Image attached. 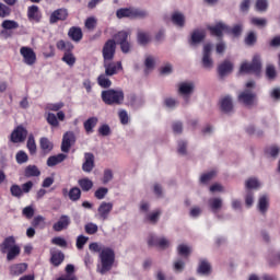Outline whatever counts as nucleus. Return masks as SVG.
Returning <instances> with one entry per match:
<instances>
[{"label":"nucleus","instance_id":"obj_18","mask_svg":"<svg viewBox=\"0 0 280 280\" xmlns=\"http://www.w3.org/2000/svg\"><path fill=\"white\" fill-rule=\"evenodd\" d=\"M219 78H225L229 73H233V62L230 60H224L218 66Z\"/></svg>","mask_w":280,"mask_h":280},{"label":"nucleus","instance_id":"obj_62","mask_svg":"<svg viewBox=\"0 0 280 280\" xmlns=\"http://www.w3.org/2000/svg\"><path fill=\"white\" fill-rule=\"evenodd\" d=\"M51 244H55V246H59L60 248H67V240L60 236L54 237Z\"/></svg>","mask_w":280,"mask_h":280},{"label":"nucleus","instance_id":"obj_39","mask_svg":"<svg viewBox=\"0 0 280 280\" xmlns=\"http://www.w3.org/2000/svg\"><path fill=\"white\" fill-rule=\"evenodd\" d=\"M65 261V254L62 252H54L51 254V264L54 266H60Z\"/></svg>","mask_w":280,"mask_h":280},{"label":"nucleus","instance_id":"obj_21","mask_svg":"<svg viewBox=\"0 0 280 280\" xmlns=\"http://www.w3.org/2000/svg\"><path fill=\"white\" fill-rule=\"evenodd\" d=\"M100 121V119L95 116L88 118L84 122H83V128L86 132V135H93L94 132V128L95 126H97V122Z\"/></svg>","mask_w":280,"mask_h":280},{"label":"nucleus","instance_id":"obj_13","mask_svg":"<svg viewBox=\"0 0 280 280\" xmlns=\"http://www.w3.org/2000/svg\"><path fill=\"white\" fill-rule=\"evenodd\" d=\"M27 139V129L23 126H19L12 133H11V141L13 143H23Z\"/></svg>","mask_w":280,"mask_h":280},{"label":"nucleus","instance_id":"obj_60","mask_svg":"<svg viewBox=\"0 0 280 280\" xmlns=\"http://www.w3.org/2000/svg\"><path fill=\"white\" fill-rule=\"evenodd\" d=\"M256 10L258 12H266L268 10V0H256Z\"/></svg>","mask_w":280,"mask_h":280},{"label":"nucleus","instance_id":"obj_53","mask_svg":"<svg viewBox=\"0 0 280 280\" xmlns=\"http://www.w3.org/2000/svg\"><path fill=\"white\" fill-rule=\"evenodd\" d=\"M27 149L31 154H36V140H34V135L28 136Z\"/></svg>","mask_w":280,"mask_h":280},{"label":"nucleus","instance_id":"obj_49","mask_svg":"<svg viewBox=\"0 0 280 280\" xmlns=\"http://www.w3.org/2000/svg\"><path fill=\"white\" fill-rule=\"evenodd\" d=\"M106 196H108V188L106 187H100L94 192V197L96 198V200H104Z\"/></svg>","mask_w":280,"mask_h":280},{"label":"nucleus","instance_id":"obj_43","mask_svg":"<svg viewBox=\"0 0 280 280\" xmlns=\"http://www.w3.org/2000/svg\"><path fill=\"white\" fill-rule=\"evenodd\" d=\"M65 108V103L63 102H58V103H48L46 105V110H52L54 113H59Z\"/></svg>","mask_w":280,"mask_h":280},{"label":"nucleus","instance_id":"obj_22","mask_svg":"<svg viewBox=\"0 0 280 280\" xmlns=\"http://www.w3.org/2000/svg\"><path fill=\"white\" fill-rule=\"evenodd\" d=\"M67 159V154L59 153L57 155H51L47 160V166L48 167H56V165H59V163H62Z\"/></svg>","mask_w":280,"mask_h":280},{"label":"nucleus","instance_id":"obj_40","mask_svg":"<svg viewBox=\"0 0 280 280\" xmlns=\"http://www.w3.org/2000/svg\"><path fill=\"white\" fill-rule=\"evenodd\" d=\"M57 49H60V51H65V54H67L73 49V44H71V42H65L61 39L57 42Z\"/></svg>","mask_w":280,"mask_h":280},{"label":"nucleus","instance_id":"obj_31","mask_svg":"<svg viewBox=\"0 0 280 280\" xmlns=\"http://www.w3.org/2000/svg\"><path fill=\"white\" fill-rule=\"evenodd\" d=\"M198 275H210L211 273V264L207 259H201L199 267L197 269Z\"/></svg>","mask_w":280,"mask_h":280},{"label":"nucleus","instance_id":"obj_10","mask_svg":"<svg viewBox=\"0 0 280 280\" xmlns=\"http://www.w3.org/2000/svg\"><path fill=\"white\" fill-rule=\"evenodd\" d=\"M201 65L205 69H213V59L211 58V44H206L203 46Z\"/></svg>","mask_w":280,"mask_h":280},{"label":"nucleus","instance_id":"obj_19","mask_svg":"<svg viewBox=\"0 0 280 280\" xmlns=\"http://www.w3.org/2000/svg\"><path fill=\"white\" fill-rule=\"evenodd\" d=\"M205 38H207L205 30H195L190 37V45H199V43H202Z\"/></svg>","mask_w":280,"mask_h":280},{"label":"nucleus","instance_id":"obj_58","mask_svg":"<svg viewBox=\"0 0 280 280\" xmlns=\"http://www.w3.org/2000/svg\"><path fill=\"white\" fill-rule=\"evenodd\" d=\"M154 65H155L154 57L148 56L144 60L145 73H148V71L154 69Z\"/></svg>","mask_w":280,"mask_h":280},{"label":"nucleus","instance_id":"obj_6","mask_svg":"<svg viewBox=\"0 0 280 280\" xmlns=\"http://www.w3.org/2000/svg\"><path fill=\"white\" fill-rule=\"evenodd\" d=\"M116 16L117 19H139L141 10L135 7L120 8L116 11Z\"/></svg>","mask_w":280,"mask_h":280},{"label":"nucleus","instance_id":"obj_38","mask_svg":"<svg viewBox=\"0 0 280 280\" xmlns=\"http://www.w3.org/2000/svg\"><path fill=\"white\" fill-rule=\"evenodd\" d=\"M19 255H21V247L19 245L7 250L8 261H13V259H16V257H19Z\"/></svg>","mask_w":280,"mask_h":280},{"label":"nucleus","instance_id":"obj_48","mask_svg":"<svg viewBox=\"0 0 280 280\" xmlns=\"http://www.w3.org/2000/svg\"><path fill=\"white\" fill-rule=\"evenodd\" d=\"M62 62H66L68 67H73V65H75V56H73V54H71L70 51L65 52L62 57Z\"/></svg>","mask_w":280,"mask_h":280},{"label":"nucleus","instance_id":"obj_50","mask_svg":"<svg viewBox=\"0 0 280 280\" xmlns=\"http://www.w3.org/2000/svg\"><path fill=\"white\" fill-rule=\"evenodd\" d=\"M10 191H11V196H13V198H23V190H22L21 186L14 184L11 186Z\"/></svg>","mask_w":280,"mask_h":280},{"label":"nucleus","instance_id":"obj_29","mask_svg":"<svg viewBox=\"0 0 280 280\" xmlns=\"http://www.w3.org/2000/svg\"><path fill=\"white\" fill-rule=\"evenodd\" d=\"M268 207H270V202L268 201V196L262 195L258 200V210L266 215L268 212Z\"/></svg>","mask_w":280,"mask_h":280},{"label":"nucleus","instance_id":"obj_30","mask_svg":"<svg viewBox=\"0 0 280 280\" xmlns=\"http://www.w3.org/2000/svg\"><path fill=\"white\" fill-rule=\"evenodd\" d=\"M161 209L154 210L151 213H148L144 218V222H149V224H156L159 222V218H161Z\"/></svg>","mask_w":280,"mask_h":280},{"label":"nucleus","instance_id":"obj_41","mask_svg":"<svg viewBox=\"0 0 280 280\" xmlns=\"http://www.w3.org/2000/svg\"><path fill=\"white\" fill-rule=\"evenodd\" d=\"M68 196H69L70 200H72V202H77V200H80V198L82 196V190H80V188H78V187H73L68 192Z\"/></svg>","mask_w":280,"mask_h":280},{"label":"nucleus","instance_id":"obj_47","mask_svg":"<svg viewBox=\"0 0 280 280\" xmlns=\"http://www.w3.org/2000/svg\"><path fill=\"white\" fill-rule=\"evenodd\" d=\"M39 143L44 152H51V150H54V143H51L47 138H42Z\"/></svg>","mask_w":280,"mask_h":280},{"label":"nucleus","instance_id":"obj_45","mask_svg":"<svg viewBox=\"0 0 280 280\" xmlns=\"http://www.w3.org/2000/svg\"><path fill=\"white\" fill-rule=\"evenodd\" d=\"M47 124L49 126H52V128H58L60 126V122L58 121V117L54 113H48L46 116Z\"/></svg>","mask_w":280,"mask_h":280},{"label":"nucleus","instance_id":"obj_52","mask_svg":"<svg viewBox=\"0 0 280 280\" xmlns=\"http://www.w3.org/2000/svg\"><path fill=\"white\" fill-rule=\"evenodd\" d=\"M84 229H85V233H88V235H95V233H97V231L100 230L97 224H95L93 222L85 224Z\"/></svg>","mask_w":280,"mask_h":280},{"label":"nucleus","instance_id":"obj_8","mask_svg":"<svg viewBox=\"0 0 280 280\" xmlns=\"http://www.w3.org/2000/svg\"><path fill=\"white\" fill-rule=\"evenodd\" d=\"M103 67L105 69V75L109 77L117 75L119 71H124V66L121 65V61H103Z\"/></svg>","mask_w":280,"mask_h":280},{"label":"nucleus","instance_id":"obj_20","mask_svg":"<svg viewBox=\"0 0 280 280\" xmlns=\"http://www.w3.org/2000/svg\"><path fill=\"white\" fill-rule=\"evenodd\" d=\"M16 240H14V236H9L4 238L3 243L0 245L1 253L5 254L8 250H11L12 248L16 247Z\"/></svg>","mask_w":280,"mask_h":280},{"label":"nucleus","instance_id":"obj_33","mask_svg":"<svg viewBox=\"0 0 280 280\" xmlns=\"http://www.w3.org/2000/svg\"><path fill=\"white\" fill-rule=\"evenodd\" d=\"M244 31V26L242 24H235L233 27L228 26L226 34H231L234 38H240L242 36V32Z\"/></svg>","mask_w":280,"mask_h":280},{"label":"nucleus","instance_id":"obj_23","mask_svg":"<svg viewBox=\"0 0 280 280\" xmlns=\"http://www.w3.org/2000/svg\"><path fill=\"white\" fill-rule=\"evenodd\" d=\"M68 36L71 40H74V43H80L82 40V28L78 26L70 27Z\"/></svg>","mask_w":280,"mask_h":280},{"label":"nucleus","instance_id":"obj_42","mask_svg":"<svg viewBox=\"0 0 280 280\" xmlns=\"http://www.w3.org/2000/svg\"><path fill=\"white\" fill-rule=\"evenodd\" d=\"M266 78L270 81L277 80V68L273 65L266 67Z\"/></svg>","mask_w":280,"mask_h":280},{"label":"nucleus","instance_id":"obj_1","mask_svg":"<svg viewBox=\"0 0 280 280\" xmlns=\"http://www.w3.org/2000/svg\"><path fill=\"white\" fill-rule=\"evenodd\" d=\"M100 259L102 266L100 272L101 275H106L115 264V252L109 247L103 248L100 253Z\"/></svg>","mask_w":280,"mask_h":280},{"label":"nucleus","instance_id":"obj_57","mask_svg":"<svg viewBox=\"0 0 280 280\" xmlns=\"http://www.w3.org/2000/svg\"><path fill=\"white\" fill-rule=\"evenodd\" d=\"M113 180V171L110 168H107L104 171L102 183L103 185H108Z\"/></svg>","mask_w":280,"mask_h":280},{"label":"nucleus","instance_id":"obj_36","mask_svg":"<svg viewBox=\"0 0 280 280\" xmlns=\"http://www.w3.org/2000/svg\"><path fill=\"white\" fill-rule=\"evenodd\" d=\"M177 254L179 257H184V259H188L189 255H191V248L185 244H180L177 247Z\"/></svg>","mask_w":280,"mask_h":280},{"label":"nucleus","instance_id":"obj_5","mask_svg":"<svg viewBox=\"0 0 280 280\" xmlns=\"http://www.w3.org/2000/svg\"><path fill=\"white\" fill-rule=\"evenodd\" d=\"M20 55L22 56V62L27 67H34L36 65V52L33 48L23 46L20 48Z\"/></svg>","mask_w":280,"mask_h":280},{"label":"nucleus","instance_id":"obj_59","mask_svg":"<svg viewBox=\"0 0 280 280\" xmlns=\"http://www.w3.org/2000/svg\"><path fill=\"white\" fill-rule=\"evenodd\" d=\"M115 39L118 45L126 43L128 42V33L126 31L119 32L116 34Z\"/></svg>","mask_w":280,"mask_h":280},{"label":"nucleus","instance_id":"obj_56","mask_svg":"<svg viewBox=\"0 0 280 280\" xmlns=\"http://www.w3.org/2000/svg\"><path fill=\"white\" fill-rule=\"evenodd\" d=\"M12 10L10 9V7L0 2V18L5 19L7 16H10Z\"/></svg>","mask_w":280,"mask_h":280},{"label":"nucleus","instance_id":"obj_63","mask_svg":"<svg viewBox=\"0 0 280 280\" xmlns=\"http://www.w3.org/2000/svg\"><path fill=\"white\" fill-rule=\"evenodd\" d=\"M246 189H257L259 187V182L257 178H249L245 183Z\"/></svg>","mask_w":280,"mask_h":280},{"label":"nucleus","instance_id":"obj_4","mask_svg":"<svg viewBox=\"0 0 280 280\" xmlns=\"http://www.w3.org/2000/svg\"><path fill=\"white\" fill-rule=\"evenodd\" d=\"M237 101L244 106H255L257 104V93L252 90H244L238 94Z\"/></svg>","mask_w":280,"mask_h":280},{"label":"nucleus","instance_id":"obj_12","mask_svg":"<svg viewBox=\"0 0 280 280\" xmlns=\"http://www.w3.org/2000/svg\"><path fill=\"white\" fill-rule=\"evenodd\" d=\"M73 143H75V133L73 131H67L62 137L61 151L69 152Z\"/></svg>","mask_w":280,"mask_h":280},{"label":"nucleus","instance_id":"obj_15","mask_svg":"<svg viewBox=\"0 0 280 280\" xmlns=\"http://www.w3.org/2000/svg\"><path fill=\"white\" fill-rule=\"evenodd\" d=\"M149 246H156L158 248L165 249L170 246V241L165 237H158L154 235L149 236L148 238Z\"/></svg>","mask_w":280,"mask_h":280},{"label":"nucleus","instance_id":"obj_54","mask_svg":"<svg viewBox=\"0 0 280 280\" xmlns=\"http://www.w3.org/2000/svg\"><path fill=\"white\" fill-rule=\"evenodd\" d=\"M215 174H217L215 171H210L208 173H205L200 177V183L207 184L209 183V180H213V178H215Z\"/></svg>","mask_w":280,"mask_h":280},{"label":"nucleus","instance_id":"obj_25","mask_svg":"<svg viewBox=\"0 0 280 280\" xmlns=\"http://www.w3.org/2000/svg\"><path fill=\"white\" fill-rule=\"evenodd\" d=\"M25 270H27V264L25 262L12 265L10 267V275H12L13 277H19L23 275Z\"/></svg>","mask_w":280,"mask_h":280},{"label":"nucleus","instance_id":"obj_7","mask_svg":"<svg viewBox=\"0 0 280 280\" xmlns=\"http://www.w3.org/2000/svg\"><path fill=\"white\" fill-rule=\"evenodd\" d=\"M113 202L110 201H102L97 208V218L102 222H106L108 218H110V213L113 212Z\"/></svg>","mask_w":280,"mask_h":280},{"label":"nucleus","instance_id":"obj_17","mask_svg":"<svg viewBox=\"0 0 280 280\" xmlns=\"http://www.w3.org/2000/svg\"><path fill=\"white\" fill-rule=\"evenodd\" d=\"M94 167H95V155H93V153H85L84 162L82 164L83 172L91 174Z\"/></svg>","mask_w":280,"mask_h":280},{"label":"nucleus","instance_id":"obj_27","mask_svg":"<svg viewBox=\"0 0 280 280\" xmlns=\"http://www.w3.org/2000/svg\"><path fill=\"white\" fill-rule=\"evenodd\" d=\"M171 21L173 25H176V27H185V15L180 12H174Z\"/></svg>","mask_w":280,"mask_h":280},{"label":"nucleus","instance_id":"obj_51","mask_svg":"<svg viewBox=\"0 0 280 280\" xmlns=\"http://www.w3.org/2000/svg\"><path fill=\"white\" fill-rule=\"evenodd\" d=\"M209 206L212 209V211H218V209H222V199L212 198L209 200Z\"/></svg>","mask_w":280,"mask_h":280},{"label":"nucleus","instance_id":"obj_35","mask_svg":"<svg viewBox=\"0 0 280 280\" xmlns=\"http://www.w3.org/2000/svg\"><path fill=\"white\" fill-rule=\"evenodd\" d=\"M108 78H110V75H106V73L105 74H101L97 78L98 86H101L102 89H110L113 82Z\"/></svg>","mask_w":280,"mask_h":280},{"label":"nucleus","instance_id":"obj_37","mask_svg":"<svg viewBox=\"0 0 280 280\" xmlns=\"http://www.w3.org/2000/svg\"><path fill=\"white\" fill-rule=\"evenodd\" d=\"M79 186L82 191H91L93 189V180L89 179V177L79 179Z\"/></svg>","mask_w":280,"mask_h":280},{"label":"nucleus","instance_id":"obj_14","mask_svg":"<svg viewBox=\"0 0 280 280\" xmlns=\"http://www.w3.org/2000/svg\"><path fill=\"white\" fill-rule=\"evenodd\" d=\"M71 224V218L67 214H62L59 220L54 223L52 229L57 233H60V231H66V229H69V225Z\"/></svg>","mask_w":280,"mask_h":280},{"label":"nucleus","instance_id":"obj_2","mask_svg":"<svg viewBox=\"0 0 280 280\" xmlns=\"http://www.w3.org/2000/svg\"><path fill=\"white\" fill-rule=\"evenodd\" d=\"M101 97L104 104L113 106V104H124V91L121 90H105L102 92Z\"/></svg>","mask_w":280,"mask_h":280},{"label":"nucleus","instance_id":"obj_55","mask_svg":"<svg viewBox=\"0 0 280 280\" xmlns=\"http://www.w3.org/2000/svg\"><path fill=\"white\" fill-rule=\"evenodd\" d=\"M85 27L86 30H90L91 32H93V30H95V27H97V19L91 16L85 20Z\"/></svg>","mask_w":280,"mask_h":280},{"label":"nucleus","instance_id":"obj_24","mask_svg":"<svg viewBox=\"0 0 280 280\" xmlns=\"http://www.w3.org/2000/svg\"><path fill=\"white\" fill-rule=\"evenodd\" d=\"M27 16H28V20L35 21L36 23H38L42 19L40 11L38 10V7L37 5L28 7Z\"/></svg>","mask_w":280,"mask_h":280},{"label":"nucleus","instance_id":"obj_3","mask_svg":"<svg viewBox=\"0 0 280 280\" xmlns=\"http://www.w3.org/2000/svg\"><path fill=\"white\" fill-rule=\"evenodd\" d=\"M240 73H255L259 75L261 73V57L255 55L250 63L243 62L240 67Z\"/></svg>","mask_w":280,"mask_h":280},{"label":"nucleus","instance_id":"obj_16","mask_svg":"<svg viewBox=\"0 0 280 280\" xmlns=\"http://www.w3.org/2000/svg\"><path fill=\"white\" fill-rule=\"evenodd\" d=\"M67 16H69L67 9H57L50 14L49 23L54 25V23H58V21H67Z\"/></svg>","mask_w":280,"mask_h":280},{"label":"nucleus","instance_id":"obj_32","mask_svg":"<svg viewBox=\"0 0 280 280\" xmlns=\"http://www.w3.org/2000/svg\"><path fill=\"white\" fill-rule=\"evenodd\" d=\"M194 92V83L183 82L179 83L178 93L179 95H191Z\"/></svg>","mask_w":280,"mask_h":280},{"label":"nucleus","instance_id":"obj_46","mask_svg":"<svg viewBox=\"0 0 280 280\" xmlns=\"http://www.w3.org/2000/svg\"><path fill=\"white\" fill-rule=\"evenodd\" d=\"M15 161L19 165H23V163H27V161H30V156L25 151H19L15 155Z\"/></svg>","mask_w":280,"mask_h":280},{"label":"nucleus","instance_id":"obj_26","mask_svg":"<svg viewBox=\"0 0 280 280\" xmlns=\"http://www.w3.org/2000/svg\"><path fill=\"white\" fill-rule=\"evenodd\" d=\"M24 176L26 178H36L40 176V170L36 165H28L24 170Z\"/></svg>","mask_w":280,"mask_h":280},{"label":"nucleus","instance_id":"obj_61","mask_svg":"<svg viewBox=\"0 0 280 280\" xmlns=\"http://www.w3.org/2000/svg\"><path fill=\"white\" fill-rule=\"evenodd\" d=\"M86 242H89L88 236L79 235L77 237V248H78V250H82V248H84V245L86 244Z\"/></svg>","mask_w":280,"mask_h":280},{"label":"nucleus","instance_id":"obj_9","mask_svg":"<svg viewBox=\"0 0 280 280\" xmlns=\"http://www.w3.org/2000/svg\"><path fill=\"white\" fill-rule=\"evenodd\" d=\"M117 49V43L114 39H108L103 47V60L104 62L113 60L115 58V51Z\"/></svg>","mask_w":280,"mask_h":280},{"label":"nucleus","instance_id":"obj_28","mask_svg":"<svg viewBox=\"0 0 280 280\" xmlns=\"http://www.w3.org/2000/svg\"><path fill=\"white\" fill-rule=\"evenodd\" d=\"M222 113H231L233 110V100L231 96H225L220 102Z\"/></svg>","mask_w":280,"mask_h":280},{"label":"nucleus","instance_id":"obj_11","mask_svg":"<svg viewBox=\"0 0 280 280\" xmlns=\"http://www.w3.org/2000/svg\"><path fill=\"white\" fill-rule=\"evenodd\" d=\"M207 30L210 31V34L212 36H215L217 38H222L224 36V32H226V30H229V25H226V24H224L222 22H218L213 26L208 25Z\"/></svg>","mask_w":280,"mask_h":280},{"label":"nucleus","instance_id":"obj_34","mask_svg":"<svg viewBox=\"0 0 280 280\" xmlns=\"http://www.w3.org/2000/svg\"><path fill=\"white\" fill-rule=\"evenodd\" d=\"M244 43L247 47H255L257 45V33L253 31L248 32L244 38Z\"/></svg>","mask_w":280,"mask_h":280},{"label":"nucleus","instance_id":"obj_44","mask_svg":"<svg viewBox=\"0 0 280 280\" xmlns=\"http://www.w3.org/2000/svg\"><path fill=\"white\" fill-rule=\"evenodd\" d=\"M1 27H3V30H19V22L14 20H4Z\"/></svg>","mask_w":280,"mask_h":280},{"label":"nucleus","instance_id":"obj_64","mask_svg":"<svg viewBox=\"0 0 280 280\" xmlns=\"http://www.w3.org/2000/svg\"><path fill=\"white\" fill-rule=\"evenodd\" d=\"M110 126L108 125H102L100 128H98V135H101V137H109L110 135Z\"/></svg>","mask_w":280,"mask_h":280}]
</instances>
